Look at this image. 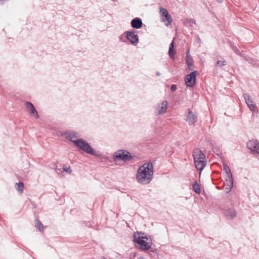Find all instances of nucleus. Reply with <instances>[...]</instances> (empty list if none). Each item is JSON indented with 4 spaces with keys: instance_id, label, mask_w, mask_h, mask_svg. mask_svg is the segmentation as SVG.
<instances>
[{
    "instance_id": "f257e3e1",
    "label": "nucleus",
    "mask_w": 259,
    "mask_h": 259,
    "mask_svg": "<svg viewBox=\"0 0 259 259\" xmlns=\"http://www.w3.org/2000/svg\"><path fill=\"white\" fill-rule=\"evenodd\" d=\"M153 166L152 162L145 163L140 166L137 172V182L142 185H147L153 179Z\"/></svg>"
},
{
    "instance_id": "f03ea898",
    "label": "nucleus",
    "mask_w": 259,
    "mask_h": 259,
    "mask_svg": "<svg viewBox=\"0 0 259 259\" xmlns=\"http://www.w3.org/2000/svg\"><path fill=\"white\" fill-rule=\"evenodd\" d=\"M193 157L196 168L198 170H202L206 164L205 155L199 149H195L193 151Z\"/></svg>"
},
{
    "instance_id": "7ed1b4c3",
    "label": "nucleus",
    "mask_w": 259,
    "mask_h": 259,
    "mask_svg": "<svg viewBox=\"0 0 259 259\" xmlns=\"http://www.w3.org/2000/svg\"><path fill=\"white\" fill-rule=\"evenodd\" d=\"M140 234H141V232ZM134 241L140 249L144 250H148L152 245V240L149 236L147 235L141 236L139 233L134 235Z\"/></svg>"
},
{
    "instance_id": "20e7f679",
    "label": "nucleus",
    "mask_w": 259,
    "mask_h": 259,
    "mask_svg": "<svg viewBox=\"0 0 259 259\" xmlns=\"http://www.w3.org/2000/svg\"><path fill=\"white\" fill-rule=\"evenodd\" d=\"M74 143L77 147L87 153L92 155L99 156V154L92 148L86 141L82 139H79L74 141Z\"/></svg>"
},
{
    "instance_id": "39448f33",
    "label": "nucleus",
    "mask_w": 259,
    "mask_h": 259,
    "mask_svg": "<svg viewBox=\"0 0 259 259\" xmlns=\"http://www.w3.org/2000/svg\"><path fill=\"white\" fill-rule=\"evenodd\" d=\"M133 158L131 153L126 150H119L115 152L113 155L114 160L127 161Z\"/></svg>"
},
{
    "instance_id": "423d86ee",
    "label": "nucleus",
    "mask_w": 259,
    "mask_h": 259,
    "mask_svg": "<svg viewBox=\"0 0 259 259\" xmlns=\"http://www.w3.org/2000/svg\"><path fill=\"white\" fill-rule=\"evenodd\" d=\"M160 13L161 15V21L166 26H169L171 24L172 20L171 16L168 14L167 10L164 8H160Z\"/></svg>"
},
{
    "instance_id": "0eeeda50",
    "label": "nucleus",
    "mask_w": 259,
    "mask_h": 259,
    "mask_svg": "<svg viewBox=\"0 0 259 259\" xmlns=\"http://www.w3.org/2000/svg\"><path fill=\"white\" fill-rule=\"evenodd\" d=\"M247 147L253 154L259 155V142L256 140H250L247 143Z\"/></svg>"
},
{
    "instance_id": "6e6552de",
    "label": "nucleus",
    "mask_w": 259,
    "mask_h": 259,
    "mask_svg": "<svg viewBox=\"0 0 259 259\" xmlns=\"http://www.w3.org/2000/svg\"><path fill=\"white\" fill-rule=\"evenodd\" d=\"M185 120L189 125L194 124L197 120V117L190 109H188L185 113Z\"/></svg>"
},
{
    "instance_id": "1a4fd4ad",
    "label": "nucleus",
    "mask_w": 259,
    "mask_h": 259,
    "mask_svg": "<svg viewBox=\"0 0 259 259\" xmlns=\"http://www.w3.org/2000/svg\"><path fill=\"white\" fill-rule=\"evenodd\" d=\"M196 74L197 71H195L186 75L185 82L187 86L192 87L195 84Z\"/></svg>"
},
{
    "instance_id": "9d476101",
    "label": "nucleus",
    "mask_w": 259,
    "mask_h": 259,
    "mask_svg": "<svg viewBox=\"0 0 259 259\" xmlns=\"http://www.w3.org/2000/svg\"><path fill=\"white\" fill-rule=\"evenodd\" d=\"M135 30L125 32L126 34L127 39L130 41L131 44L134 45H137L139 41L138 36L137 34H135Z\"/></svg>"
},
{
    "instance_id": "9b49d317",
    "label": "nucleus",
    "mask_w": 259,
    "mask_h": 259,
    "mask_svg": "<svg viewBox=\"0 0 259 259\" xmlns=\"http://www.w3.org/2000/svg\"><path fill=\"white\" fill-rule=\"evenodd\" d=\"M168 103L166 101H164L158 104L156 108L155 111L157 114H163L165 113L167 109Z\"/></svg>"
},
{
    "instance_id": "f8f14e48",
    "label": "nucleus",
    "mask_w": 259,
    "mask_h": 259,
    "mask_svg": "<svg viewBox=\"0 0 259 259\" xmlns=\"http://www.w3.org/2000/svg\"><path fill=\"white\" fill-rule=\"evenodd\" d=\"M244 98L249 109L252 111H255L257 109L256 106L253 103L250 96L247 94H244Z\"/></svg>"
},
{
    "instance_id": "ddd939ff",
    "label": "nucleus",
    "mask_w": 259,
    "mask_h": 259,
    "mask_svg": "<svg viewBox=\"0 0 259 259\" xmlns=\"http://www.w3.org/2000/svg\"><path fill=\"white\" fill-rule=\"evenodd\" d=\"M186 62L188 69L190 70H193L194 69L193 59L190 54V50L188 49L186 53Z\"/></svg>"
},
{
    "instance_id": "4468645a",
    "label": "nucleus",
    "mask_w": 259,
    "mask_h": 259,
    "mask_svg": "<svg viewBox=\"0 0 259 259\" xmlns=\"http://www.w3.org/2000/svg\"><path fill=\"white\" fill-rule=\"evenodd\" d=\"M64 136L67 140L71 141L73 143H74V141L77 140L76 139L78 137V134L74 131H68L65 132Z\"/></svg>"
},
{
    "instance_id": "2eb2a0df",
    "label": "nucleus",
    "mask_w": 259,
    "mask_h": 259,
    "mask_svg": "<svg viewBox=\"0 0 259 259\" xmlns=\"http://www.w3.org/2000/svg\"><path fill=\"white\" fill-rule=\"evenodd\" d=\"M26 107L28 110V111L32 114H35V116L36 118H38V115L37 114V112L35 109L34 107L33 106V104L29 102H27L26 103Z\"/></svg>"
},
{
    "instance_id": "dca6fc26",
    "label": "nucleus",
    "mask_w": 259,
    "mask_h": 259,
    "mask_svg": "<svg viewBox=\"0 0 259 259\" xmlns=\"http://www.w3.org/2000/svg\"><path fill=\"white\" fill-rule=\"evenodd\" d=\"M142 21L139 18H134L131 22L132 26L136 29L140 28L142 26Z\"/></svg>"
},
{
    "instance_id": "f3484780",
    "label": "nucleus",
    "mask_w": 259,
    "mask_h": 259,
    "mask_svg": "<svg viewBox=\"0 0 259 259\" xmlns=\"http://www.w3.org/2000/svg\"><path fill=\"white\" fill-rule=\"evenodd\" d=\"M228 182L230 184H228V186H229V188H228V189H229L230 191L233 186V181L232 175L231 174L230 170L228 171Z\"/></svg>"
},
{
    "instance_id": "a211bd4d",
    "label": "nucleus",
    "mask_w": 259,
    "mask_h": 259,
    "mask_svg": "<svg viewBox=\"0 0 259 259\" xmlns=\"http://www.w3.org/2000/svg\"><path fill=\"white\" fill-rule=\"evenodd\" d=\"M185 25H189L191 27H193L196 25L195 20L193 19H186L184 21Z\"/></svg>"
},
{
    "instance_id": "6ab92c4d",
    "label": "nucleus",
    "mask_w": 259,
    "mask_h": 259,
    "mask_svg": "<svg viewBox=\"0 0 259 259\" xmlns=\"http://www.w3.org/2000/svg\"><path fill=\"white\" fill-rule=\"evenodd\" d=\"M193 189L194 191L197 193L200 194V189L199 187V185L198 184L197 182H195L193 185Z\"/></svg>"
},
{
    "instance_id": "aec40b11",
    "label": "nucleus",
    "mask_w": 259,
    "mask_h": 259,
    "mask_svg": "<svg viewBox=\"0 0 259 259\" xmlns=\"http://www.w3.org/2000/svg\"><path fill=\"white\" fill-rule=\"evenodd\" d=\"M173 48H174V41H172L170 44V46H169V52H168L169 56L172 58H174V55H175V52L173 51Z\"/></svg>"
},
{
    "instance_id": "412c9836",
    "label": "nucleus",
    "mask_w": 259,
    "mask_h": 259,
    "mask_svg": "<svg viewBox=\"0 0 259 259\" xmlns=\"http://www.w3.org/2000/svg\"><path fill=\"white\" fill-rule=\"evenodd\" d=\"M16 189L21 192V193L23 191L24 184L22 182H19L16 184Z\"/></svg>"
},
{
    "instance_id": "4be33fe9",
    "label": "nucleus",
    "mask_w": 259,
    "mask_h": 259,
    "mask_svg": "<svg viewBox=\"0 0 259 259\" xmlns=\"http://www.w3.org/2000/svg\"><path fill=\"white\" fill-rule=\"evenodd\" d=\"M35 227H37L40 232H42L44 230V226L40 221L36 220L35 223Z\"/></svg>"
},
{
    "instance_id": "5701e85b",
    "label": "nucleus",
    "mask_w": 259,
    "mask_h": 259,
    "mask_svg": "<svg viewBox=\"0 0 259 259\" xmlns=\"http://www.w3.org/2000/svg\"><path fill=\"white\" fill-rule=\"evenodd\" d=\"M229 211L230 213V214L229 215L228 214V219L230 218V219H233L234 217H236V211L234 209H230L229 210H228V212Z\"/></svg>"
},
{
    "instance_id": "b1692460",
    "label": "nucleus",
    "mask_w": 259,
    "mask_h": 259,
    "mask_svg": "<svg viewBox=\"0 0 259 259\" xmlns=\"http://www.w3.org/2000/svg\"><path fill=\"white\" fill-rule=\"evenodd\" d=\"M217 65L219 66H223L225 65V61H221L219 60L217 61Z\"/></svg>"
},
{
    "instance_id": "393cba45",
    "label": "nucleus",
    "mask_w": 259,
    "mask_h": 259,
    "mask_svg": "<svg viewBox=\"0 0 259 259\" xmlns=\"http://www.w3.org/2000/svg\"><path fill=\"white\" fill-rule=\"evenodd\" d=\"M63 171H66V172H69V173H71V171H72L70 167H66V166H64L63 167Z\"/></svg>"
},
{
    "instance_id": "a878e982",
    "label": "nucleus",
    "mask_w": 259,
    "mask_h": 259,
    "mask_svg": "<svg viewBox=\"0 0 259 259\" xmlns=\"http://www.w3.org/2000/svg\"><path fill=\"white\" fill-rule=\"evenodd\" d=\"M177 87L176 84H172L170 87V90L172 92H175L177 90Z\"/></svg>"
},
{
    "instance_id": "bb28decb",
    "label": "nucleus",
    "mask_w": 259,
    "mask_h": 259,
    "mask_svg": "<svg viewBox=\"0 0 259 259\" xmlns=\"http://www.w3.org/2000/svg\"><path fill=\"white\" fill-rule=\"evenodd\" d=\"M56 171L58 174H59L61 172H62V170L60 168H56Z\"/></svg>"
},
{
    "instance_id": "cd10ccee",
    "label": "nucleus",
    "mask_w": 259,
    "mask_h": 259,
    "mask_svg": "<svg viewBox=\"0 0 259 259\" xmlns=\"http://www.w3.org/2000/svg\"><path fill=\"white\" fill-rule=\"evenodd\" d=\"M6 0H0V5H2L4 4V2Z\"/></svg>"
},
{
    "instance_id": "c85d7f7f",
    "label": "nucleus",
    "mask_w": 259,
    "mask_h": 259,
    "mask_svg": "<svg viewBox=\"0 0 259 259\" xmlns=\"http://www.w3.org/2000/svg\"><path fill=\"white\" fill-rule=\"evenodd\" d=\"M227 169V165L226 164H224V170H226Z\"/></svg>"
},
{
    "instance_id": "c756f323",
    "label": "nucleus",
    "mask_w": 259,
    "mask_h": 259,
    "mask_svg": "<svg viewBox=\"0 0 259 259\" xmlns=\"http://www.w3.org/2000/svg\"><path fill=\"white\" fill-rule=\"evenodd\" d=\"M216 1H217L218 3H222V2H223V0H216Z\"/></svg>"
},
{
    "instance_id": "7c9ffc66",
    "label": "nucleus",
    "mask_w": 259,
    "mask_h": 259,
    "mask_svg": "<svg viewBox=\"0 0 259 259\" xmlns=\"http://www.w3.org/2000/svg\"><path fill=\"white\" fill-rule=\"evenodd\" d=\"M156 75L157 76H159V75H160V73L159 72H157L156 73Z\"/></svg>"
},
{
    "instance_id": "2f4dec72",
    "label": "nucleus",
    "mask_w": 259,
    "mask_h": 259,
    "mask_svg": "<svg viewBox=\"0 0 259 259\" xmlns=\"http://www.w3.org/2000/svg\"><path fill=\"white\" fill-rule=\"evenodd\" d=\"M113 2H117L118 0H112Z\"/></svg>"
},
{
    "instance_id": "473e14b6",
    "label": "nucleus",
    "mask_w": 259,
    "mask_h": 259,
    "mask_svg": "<svg viewBox=\"0 0 259 259\" xmlns=\"http://www.w3.org/2000/svg\"><path fill=\"white\" fill-rule=\"evenodd\" d=\"M139 259H144V258L143 257H141V258H140Z\"/></svg>"
}]
</instances>
